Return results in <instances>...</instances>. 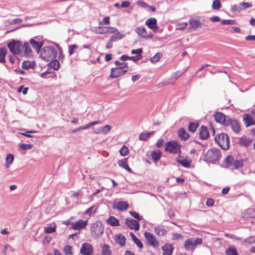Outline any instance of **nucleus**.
Segmentation results:
<instances>
[{
	"label": "nucleus",
	"instance_id": "nucleus-1",
	"mask_svg": "<svg viewBox=\"0 0 255 255\" xmlns=\"http://www.w3.org/2000/svg\"><path fill=\"white\" fill-rule=\"evenodd\" d=\"M57 52L52 46H45L41 51L40 56L45 61H49L53 60L56 57Z\"/></svg>",
	"mask_w": 255,
	"mask_h": 255
},
{
	"label": "nucleus",
	"instance_id": "nucleus-2",
	"mask_svg": "<svg viewBox=\"0 0 255 255\" xmlns=\"http://www.w3.org/2000/svg\"><path fill=\"white\" fill-rule=\"evenodd\" d=\"M10 51L14 55L22 56V45L19 40H12L7 44Z\"/></svg>",
	"mask_w": 255,
	"mask_h": 255
},
{
	"label": "nucleus",
	"instance_id": "nucleus-3",
	"mask_svg": "<svg viewBox=\"0 0 255 255\" xmlns=\"http://www.w3.org/2000/svg\"><path fill=\"white\" fill-rule=\"evenodd\" d=\"M221 156L220 150L216 148H212L206 152L204 160L208 162H214L219 160Z\"/></svg>",
	"mask_w": 255,
	"mask_h": 255
},
{
	"label": "nucleus",
	"instance_id": "nucleus-4",
	"mask_svg": "<svg viewBox=\"0 0 255 255\" xmlns=\"http://www.w3.org/2000/svg\"><path fill=\"white\" fill-rule=\"evenodd\" d=\"M215 140L223 150H226L229 148L230 141L227 134L224 133L219 134L215 137Z\"/></svg>",
	"mask_w": 255,
	"mask_h": 255
},
{
	"label": "nucleus",
	"instance_id": "nucleus-5",
	"mask_svg": "<svg viewBox=\"0 0 255 255\" xmlns=\"http://www.w3.org/2000/svg\"><path fill=\"white\" fill-rule=\"evenodd\" d=\"M91 233L95 239L99 238L103 234L104 228L102 224L100 222H96L93 223L90 229Z\"/></svg>",
	"mask_w": 255,
	"mask_h": 255
},
{
	"label": "nucleus",
	"instance_id": "nucleus-6",
	"mask_svg": "<svg viewBox=\"0 0 255 255\" xmlns=\"http://www.w3.org/2000/svg\"><path fill=\"white\" fill-rule=\"evenodd\" d=\"M202 239L201 238H190L186 240L184 243V248L188 251H193L196 246L201 244Z\"/></svg>",
	"mask_w": 255,
	"mask_h": 255
},
{
	"label": "nucleus",
	"instance_id": "nucleus-7",
	"mask_svg": "<svg viewBox=\"0 0 255 255\" xmlns=\"http://www.w3.org/2000/svg\"><path fill=\"white\" fill-rule=\"evenodd\" d=\"M165 150L172 153H178L180 150V145L174 140L169 141L166 143Z\"/></svg>",
	"mask_w": 255,
	"mask_h": 255
},
{
	"label": "nucleus",
	"instance_id": "nucleus-8",
	"mask_svg": "<svg viewBox=\"0 0 255 255\" xmlns=\"http://www.w3.org/2000/svg\"><path fill=\"white\" fill-rule=\"evenodd\" d=\"M215 121L220 124H221L224 126H229L230 122V118L224 115L223 113L219 112L217 113L214 115Z\"/></svg>",
	"mask_w": 255,
	"mask_h": 255
},
{
	"label": "nucleus",
	"instance_id": "nucleus-9",
	"mask_svg": "<svg viewBox=\"0 0 255 255\" xmlns=\"http://www.w3.org/2000/svg\"><path fill=\"white\" fill-rule=\"evenodd\" d=\"M144 235L149 245L154 248H157L159 246V242L153 234L145 232Z\"/></svg>",
	"mask_w": 255,
	"mask_h": 255
},
{
	"label": "nucleus",
	"instance_id": "nucleus-10",
	"mask_svg": "<svg viewBox=\"0 0 255 255\" xmlns=\"http://www.w3.org/2000/svg\"><path fill=\"white\" fill-rule=\"evenodd\" d=\"M134 31L139 36L143 38L149 39L153 37V35L151 33H149V34L147 33L146 29L143 26L137 27L135 28Z\"/></svg>",
	"mask_w": 255,
	"mask_h": 255
},
{
	"label": "nucleus",
	"instance_id": "nucleus-11",
	"mask_svg": "<svg viewBox=\"0 0 255 255\" xmlns=\"http://www.w3.org/2000/svg\"><path fill=\"white\" fill-rule=\"evenodd\" d=\"M128 71V69H124L121 67H116L111 69V72L110 74V77L112 78H117L124 74H125Z\"/></svg>",
	"mask_w": 255,
	"mask_h": 255
},
{
	"label": "nucleus",
	"instance_id": "nucleus-12",
	"mask_svg": "<svg viewBox=\"0 0 255 255\" xmlns=\"http://www.w3.org/2000/svg\"><path fill=\"white\" fill-rule=\"evenodd\" d=\"M93 253V248L91 244L87 243L82 244L80 250L82 255H92Z\"/></svg>",
	"mask_w": 255,
	"mask_h": 255
},
{
	"label": "nucleus",
	"instance_id": "nucleus-13",
	"mask_svg": "<svg viewBox=\"0 0 255 255\" xmlns=\"http://www.w3.org/2000/svg\"><path fill=\"white\" fill-rule=\"evenodd\" d=\"M145 24L153 30L154 32H157L158 30V27L157 25V20L156 18L151 17L147 19L145 21Z\"/></svg>",
	"mask_w": 255,
	"mask_h": 255
},
{
	"label": "nucleus",
	"instance_id": "nucleus-14",
	"mask_svg": "<svg viewBox=\"0 0 255 255\" xmlns=\"http://www.w3.org/2000/svg\"><path fill=\"white\" fill-rule=\"evenodd\" d=\"M125 224L131 230L138 231L139 228V224L137 221L133 219H126Z\"/></svg>",
	"mask_w": 255,
	"mask_h": 255
},
{
	"label": "nucleus",
	"instance_id": "nucleus-15",
	"mask_svg": "<svg viewBox=\"0 0 255 255\" xmlns=\"http://www.w3.org/2000/svg\"><path fill=\"white\" fill-rule=\"evenodd\" d=\"M88 224V221L79 220L78 221L71 224L72 229L74 230H80L84 228Z\"/></svg>",
	"mask_w": 255,
	"mask_h": 255
},
{
	"label": "nucleus",
	"instance_id": "nucleus-16",
	"mask_svg": "<svg viewBox=\"0 0 255 255\" xmlns=\"http://www.w3.org/2000/svg\"><path fill=\"white\" fill-rule=\"evenodd\" d=\"M128 207V204L126 201H119L113 204V208L119 211L126 210Z\"/></svg>",
	"mask_w": 255,
	"mask_h": 255
},
{
	"label": "nucleus",
	"instance_id": "nucleus-17",
	"mask_svg": "<svg viewBox=\"0 0 255 255\" xmlns=\"http://www.w3.org/2000/svg\"><path fill=\"white\" fill-rule=\"evenodd\" d=\"M174 248L170 244H166L162 247V250L163 251V255H171Z\"/></svg>",
	"mask_w": 255,
	"mask_h": 255
},
{
	"label": "nucleus",
	"instance_id": "nucleus-18",
	"mask_svg": "<svg viewBox=\"0 0 255 255\" xmlns=\"http://www.w3.org/2000/svg\"><path fill=\"white\" fill-rule=\"evenodd\" d=\"M230 125L233 130L238 133L240 131V127L239 123L237 120H232L230 119V122L229 123V126Z\"/></svg>",
	"mask_w": 255,
	"mask_h": 255
},
{
	"label": "nucleus",
	"instance_id": "nucleus-19",
	"mask_svg": "<svg viewBox=\"0 0 255 255\" xmlns=\"http://www.w3.org/2000/svg\"><path fill=\"white\" fill-rule=\"evenodd\" d=\"M209 134L206 127L202 126L199 132L200 137L202 139H206L209 137Z\"/></svg>",
	"mask_w": 255,
	"mask_h": 255
},
{
	"label": "nucleus",
	"instance_id": "nucleus-20",
	"mask_svg": "<svg viewBox=\"0 0 255 255\" xmlns=\"http://www.w3.org/2000/svg\"><path fill=\"white\" fill-rule=\"evenodd\" d=\"M176 161L183 167L185 168H189L191 166V160H188L186 158H177Z\"/></svg>",
	"mask_w": 255,
	"mask_h": 255
},
{
	"label": "nucleus",
	"instance_id": "nucleus-21",
	"mask_svg": "<svg viewBox=\"0 0 255 255\" xmlns=\"http://www.w3.org/2000/svg\"><path fill=\"white\" fill-rule=\"evenodd\" d=\"M118 163L120 166L125 169L128 172H132L131 169L127 164V158H124L123 159L119 160Z\"/></svg>",
	"mask_w": 255,
	"mask_h": 255
},
{
	"label": "nucleus",
	"instance_id": "nucleus-22",
	"mask_svg": "<svg viewBox=\"0 0 255 255\" xmlns=\"http://www.w3.org/2000/svg\"><path fill=\"white\" fill-rule=\"evenodd\" d=\"M244 121L247 127L255 124V121L253 119L251 116L248 114H246L244 116Z\"/></svg>",
	"mask_w": 255,
	"mask_h": 255
},
{
	"label": "nucleus",
	"instance_id": "nucleus-23",
	"mask_svg": "<svg viewBox=\"0 0 255 255\" xmlns=\"http://www.w3.org/2000/svg\"><path fill=\"white\" fill-rule=\"evenodd\" d=\"M29 42L32 47L37 52L40 51L43 45L42 42H38L33 39H30Z\"/></svg>",
	"mask_w": 255,
	"mask_h": 255
},
{
	"label": "nucleus",
	"instance_id": "nucleus-24",
	"mask_svg": "<svg viewBox=\"0 0 255 255\" xmlns=\"http://www.w3.org/2000/svg\"><path fill=\"white\" fill-rule=\"evenodd\" d=\"M154 231L156 235L158 236H164L167 234V231L159 226H156L154 228Z\"/></svg>",
	"mask_w": 255,
	"mask_h": 255
},
{
	"label": "nucleus",
	"instance_id": "nucleus-25",
	"mask_svg": "<svg viewBox=\"0 0 255 255\" xmlns=\"http://www.w3.org/2000/svg\"><path fill=\"white\" fill-rule=\"evenodd\" d=\"M178 135L181 139L184 140H187L189 137V134L183 128H181L179 129L178 131Z\"/></svg>",
	"mask_w": 255,
	"mask_h": 255
},
{
	"label": "nucleus",
	"instance_id": "nucleus-26",
	"mask_svg": "<svg viewBox=\"0 0 255 255\" xmlns=\"http://www.w3.org/2000/svg\"><path fill=\"white\" fill-rule=\"evenodd\" d=\"M22 50L24 51V55L27 56H30L32 55V51L30 47L29 44L25 42L22 45Z\"/></svg>",
	"mask_w": 255,
	"mask_h": 255
},
{
	"label": "nucleus",
	"instance_id": "nucleus-27",
	"mask_svg": "<svg viewBox=\"0 0 255 255\" xmlns=\"http://www.w3.org/2000/svg\"><path fill=\"white\" fill-rule=\"evenodd\" d=\"M107 223L113 227H116L120 225L119 221L114 216H110L107 220Z\"/></svg>",
	"mask_w": 255,
	"mask_h": 255
},
{
	"label": "nucleus",
	"instance_id": "nucleus-28",
	"mask_svg": "<svg viewBox=\"0 0 255 255\" xmlns=\"http://www.w3.org/2000/svg\"><path fill=\"white\" fill-rule=\"evenodd\" d=\"M35 66V63L34 61H25L22 64V68L27 70L30 68H34Z\"/></svg>",
	"mask_w": 255,
	"mask_h": 255
},
{
	"label": "nucleus",
	"instance_id": "nucleus-29",
	"mask_svg": "<svg viewBox=\"0 0 255 255\" xmlns=\"http://www.w3.org/2000/svg\"><path fill=\"white\" fill-rule=\"evenodd\" d=\"M7 53V50L5 47L0 48V63H5V56Z\"/></svg>",
	"mask_w": 255,
	"mask_h": 255
},
{
	"label": "nucleus",
	"instance_id": "nucleus-30",
	"mask_svg": "<svg viewBox=\"0 0 255 255\" xmlns=\"http://www.w3.org/2000/svg\"><path fill=\"white\" fill-rule=\"evenodd\" d=\"M116 242L121 246H124L126 244V238L122 235H117L115 236Z\"/></svg>",
	"mask_w": 255,
	"mask_h": 255
},
{
	"label": "nucleus",
	"instance_id": "nucleus-31",
	"mask_svg": "<svg viewBox=\"0 0 255 255\" xmlns=\"http://www.w3.org/2000/svg\"><path fill=\"white\" fill-rule=\"evenodd\" d=\"M189 22L190 25V28L193 29H196L202 24V23L200 22L199 20L196 19L190 20Z\"/></svg>",
	"mask_w": 255,
	"mask_h": 255
},
{
	"label": "nucleus",
	"instance_id": "nucleus-32",
	"mask_svg": "<svg viewBox=\"0 0 255 255\" xmlns=\"http://www.w3.org/2000/svg\"><path fill=\"white\" fill-rule=\"evenodd\" d=\"M151 156L154 161H157L161 157V152L160 151L156 150L151 152Z\"/></svg>",
	"mask_w": 255,
	"mask_h": 255
},
{
	"label": "nucleus",
	"instance_id": "nucleus-33",
	"mask_svg": "<svg viewBox=\"0 0 255 255\" xmlns=\"http://www.w3.org/2000/svg\"><path fill=\"white\" fill-rule=\"evenodd\" d=\"M226 255H239L236 248L234 246H230L226 250Z\"/></svg>",
	"mask_w": 255,
	"mask_h": 255
},
{
	"label": "nucleus",
	"instance_id": "nucleus-34",
	"mask_svg": "<svg viewBox=\"0 0 255 255\" xmlns=\"http://www.w3.org/2000/svg\"><path fill=\"white\" fill-rule=\"evenodd\" d=\"M115 34L112 35L111 37L112 41H116L123 38L125 36V34L123 33L119 32L118 31L115 33Z\"/></svg>",
	"mask_w": 255,
	"mask_h": 255
},
{
	"label": "nucleus",
	"instance_id": "nucleus-35",
	"mask_svg": "<svg viewBox=\"0 0 255 255\" xmlns=\"http://www.w3.org/2000/svg\"><path fill=\"white\" fill-rule=\"evenodd\" d=\"M14 159V156L12 154H8L7 155L6 157V162L5 166L6 168H8L11 165V164L12 163Z\"/></svg>",
	"mask_w": 255,
	"mask_h": 255
},
{
	"label": "nucleus",
	"instance_id": "nucleus-36",
	"mask_svg": "<svg viewBox=\"0 0 255 255\" xmlns=\"http://www.w3.org/2000/svg\"><path fill=\"white\" fill-rule=\"evenodd\" d=\"M154 131H150L147 133H141L139 135V139L140 140H146L154 133Z\"/></svg>",
	"mask_w": 255,
	"mask_h": 255
},
{
	"label": "nucleus",
	"instance_id": "nucleus-37",
	"mask_svg": "<svg viewBox=\"0 0 255 255\" xmlns=\"http://www.w3.org/2000/svg\"><path fill=\"white\" fill-rule=\"evenodd\" d=\"M107 26H99L95 28V32L100 34H106L108 33V31L107 30Z\"/></svg>",
	"mask_w": 255,
	"mask_h": 255
},
{
	"label": "nucleus",
	"instance_id": "nucleus-38",
	"mask_svg": "<svg viewBox=\"0 0 255 255\" xmlns=\"http://www.w3.org/2000/svg\"><path fill=\"white\" fill-rule=\"evenodd\" d=\"M252 142V141L248 139L246 137H242L239 140V143L240 144L244 146H248L249 145L251 144Z\"/></svg>",
	"mask_w": 255,
	"mask_h": 255
},
{
	"label": "nucleus",
	"instance_id": "nucleus-39",
	"mask_svg": "<svg viewBox=\"0 0 255 255\" xmlns=\"http://www.w3.org/2000/svg\"><path fill=\"white\" fill-rule=\"evenodd\" d=\"M49 63V66L54 70H58L60 66L59 62L57 60H52Z\"/></svg>",
	"mask_w": 255,
	"mask_h": 255
},
{
	"label": "nucleus",
	"instance_id": "nucleus-40",
	"mask_svg": "<svg viewBox=\"0 0 255 255\" xmlns=\"http://www.w3.org/2000/svg\"><path fill=\"white\" fill-rule=\"evenodd\" d=\"M102 255H111V251L110 250L109 246L107 245H104L102 248Z\"/></svg>",
	"mask_w": 255,
	"mask_h": 255
},
{
	"label": "nucleus",
	"instance_id": "nucleus-41",
	"mask_svg": "<svg viewBox=\"0 0 255 255\" xmlns=\"http://www.w3.org/2000/svg\"><path fill=\"white\" fill-rule=\"evenodd\" d=\"M97 210V208L93 206L88 208L85 212V214L89 216H91L92 214H95Z\"/></svg>",
	"mask_w": 255,
	"mask_h": 255
},
{
	"label": "nucleus",
	"instance_id": "nucleus-42",
	"mask_svg": "<svg viewBox=\"0 0 255 255\" xmlns=\"http://www.w3.org/2000/svg\"><path fill=\"white\" fill-rule=\"evenodd\" d=\"M72 247L71 246L67 245L63 248V252L65 255H72L73 253L72 252Z\"/></svg>",
	"mask_w": 255,
	"mask_h": 255
},
{
	"label": "nucleus",
	"instance_id": "nucleus-43",
	"mask_svg": "<svg viewBox=\"0 0 255 255\" xmlns=\"http://www.w3.org/2000/svg\"><path fill=\"white\" fill-rule=\"evenodd\" d=\"M56 231V225L54 224V226L46 227L44 228V232L47 234H52Z\"/></svg>",
	"mask_w": 255,
	"mask_h": 255
},
{
	"label": "nucleus",
	"instance_id": "nucleus-44",
	"mask_svg": "<svg viewBox=\"0 0 255 255\" xmlns=\"http://www.w3.org/2000/svg\"><path fill=\"white\" fill-rule=\"evenodd\" d=\"M120 152L122 156H125L128 154V149L126 145H123L120 149Z\"/></svg>",
	"mask_w": 255,
	"mask_h": 255
},
{
	"label": "nucleus",
	"instance_id": "nucleus-45",
	"mask_svg": "<svg viewBox=\"0 0 255 255\" xmlns=\"http://www.w3.org/2000/svg\"><path fill=\"white\" fill-rule=\"evenodd\" d=\"M221 7V4L220 0H215L213 1L212 5V8L213 9L217 10V9H219V8H220Z\"/></svg>",
	"mask_w": 255,
	"mask_h": 255
},
{
	"label": "nucleus",
	"instance_id": "nucleus-46",
	"mask_svg": "<svg viewBox=\"0 0 255 255\" xmlns=\"http://www.w3.org/2000/svg\"><path fill=\"white\" fill-rule=\"evenodd\" d=\"M233 165L235 167V168L238 169L240 168L243 166V161L241 160H234L233 162Z\"/></svg>",
	"mask_w": 255,
	"mask_h": 255
},
{
	"label": "nucleus",
	"instance_id": "nucleus-47",
	"mask_svg": "<svg viewBox=\"0 0 255 255\" xmlns=\"http://www.w3.org/2000/svg\"><path fill=\"white\" fill-rule=\"evenodd\" d=\"M198 127V125L194 123H190L189 124L188 129L190 131L194 132L196 131Z\"/></svg>",
	"mask_w": 255,
	"mask_h": 255
},
{
	"label": "nucleus",
	"instance_id": "nucleus-48",
	"mask_svg": "<svg viewBox=\"0 0 255 255\" xmlns=\"http://www.w3.org/2000/svg\"><path fill=\"white\" fill-rule=\"evenodd\" d=\"M101 131L102 133L104 134L108 133L111 129V126L110 125H106L104 127H100Z\"/></svg>",
	"mask_w": 255,
	"mask_h": 255
},
{
	"label": "nucleus",
	"instance_id": "nucleus-49",
	"mask_svg": "<svg viewBox=\"0 0 255 255\" xmlns=\"http://www.w3.org/2000/svg\"><path fill=\"white\" fill-rule=\"evenodd\" d=\"M78 46L75 44L70 45L68 46V53L70 55H72L76 49H77Z\"/></svg>",
	"mask_w": 255,
	"mask_h": 255
},
{
	"label": "nucleus",
	"instance_id": "nucleus-50",
	"mask_svg": "<svg viewBox=\"0 0 255 255\" xmlns=\"http://www.w3.org/2000/svg\"><path fill=\"white\" fill-rule=\"evenodd\" d=\"M115 64L117 65V67H121V68L124 69H127L128 68V64L124 62H120L118 61H116Z\"/></svg>",
	"mask_w": 255,
	"mask_h": 255
},
{
	"label": "nucleus",
	"instance_id": "nucleus-51",
	"mask_svg": "<svg viewBox=\"0 0 255 255\" xmlns=\"http://www.w3.org/2000/svg\"><path fill=\"white\" fill-rule=\"evenodd\" d=\"M33 145L31 144L22 143L19 144V147L22 150H27L32 148Z\"/></svg>",
	"mask_w": 255,
	"mask_h": 255
},
{
	"label": "nucleus",
	"instance_id": "nucleus-52",
	"mask_svg": "<svg viewBox=\"0 0 255 255\" xmlns=\"http://www.w3.org/2000/svg\"><path fill=\"white\" fill-rule=\"evenodd\" d=\"M244 243L248 244H253L255 243V237H250L246 239L244 241Z\"/></svg>",
	"mask_w": 255,
	"mask_h": 255
},
{
	"label": "nucleus",
	"instance_id": "nucleus-53",
	"mask_svg": "<svg viewBox=\"0 0 255 255\" xmlns=\"http://www.w3.org/2000/svg\"><path fill=\"white\" fill-rule=\"evenodd\" d=\"M234 158L232 155L228 156L225 159V162L229 165L233 164Z\"/></svg>",
	"mask_w": 255,
	"mask_h": 255
},
{
	"label": "nucleus",
	"instance_id": "nucleus-54",
	"mask_svg": "<svg viewBox=\"0 0 255 255\" xmlns=\"http://www.w3.org/2000/svg\"><path fill=\"white\" fill-rule=\"evenodd\" d=\"M160 57V54L159 53H157L155 54L154 56L151 58L150 61L152 63H156L159 61Z\"/></svg>",
	"mask_w": 255,
	"mask_h": 255
},
{
	"label": "nucleus",
	"instance_id": "nucleus-55",
	"mask_svg": "<svg viewBox=\"0 0 255 255\" xmlns=\"http://www.w3.org/2000/svg\"><path fill=\"white\" fill-rule=\"evenodd\" d=\"M188 23L187 22L179 23L176 25V29L183 30L185 29L187 26Z\"/></svg>",
	"mask_w": 255,
	"mask_h": 255
},
{
	"label": "nucleus",
	"instance_id": "nucleus-56",
	"mask_svg": "<svg viewBox=\"0 0 255 255\" xmlns=\"http://www.w3.org/2000/svg\"><path fill=\"white\" fill-rule=\"evenodd\" d=\"M22 21L23 20L22 19L17 18H15V19L11 20L10 21H9L8 23L10 25H14V24L20 23L22 22Z\"/></svg>",
	"mask_w": 255,
	"mask_h": 255
},
{
	"label": "nucleus",
	"instance_id": "nucleus-57",
	"mask_svg": "<svg viewBox=\"0 0 255 255\" xmlns=\"http://www.w3.org/2000/svg\"><path fill=\"white\" fill-rule=\"evenodd\" d=\"M129 214L132 217H133L137 220L140 221L141 220V217L139 216V215L137 213L131 211L129 212Z\"/></svg>",
	"mask_w": 255,
	"mask_h": 255
},
{
	"label": "nucleus",
	"instance_id": "nucleus-58",
	"mask_svg": "<svg viewBox=\"0 0 255 255\" xmlns=\"http://www.w3.org/2000/svg\"><path fill=\"white\" fill-rule=\"evenodd\" d=\"M236 23V21L235 20H231V19H224L221 21V24L223 25L225 24H234Z\"/></svg>",
	"mask_w": 255,
	"mask_h": 255
},
{
	"label": "nucleus",
	"instance_id": "nucleus-59",
	"mask_svg": "<svg viewBox=\"0 0 255 255\" xmlns=\"http://www.w3.org/2000/svg\"><path fill=\"white\" fill-rule=\"evenodd\" d=\"M133 242L137 245V246L140 248V249H142L143 248V244L142 243H141V242L138 239H137L136 237V238H134V239H133Z\"/></svg>",
	"mask_w": 255,
	"mask_h": 255
},
{
	"label": "nucleus",
	"instance_id": "nucleus-60",
	"mask_svg": "<svg viewBox=\"0 0 255 255\" xmlns=\"http://www.w3.org/2000/svg\"><path fill=\"white\" fill-rule=\"evenodd\" d=\"M28 90V88L27 87L23 88V86H20L17 90L18 92H22L23 95H26Z\"/></svg>",
	"mask_w": 255,
	"mask_h": 255
},
{
	"label": "nucleus",
	"instance_id": "nucleus-61",
	"mask_svg": "<svg viewBox=\"0 0 255 255\" xmlns=\"http://www.w3.org/2000/svg\"><path fill=\"white\" fill-rule=\"evenodd\" d=\"M183 238L182 235L177 233H174L172 235V240H180Z\"/></svg>",
	"mask_w": 255,
	"mask_h": 255
},
{
	"label": "nucleus",
	"instance_id": "nucleus-62",
	"mask_svg": "<svg viewBox=\"0 0 255 255\" xmlns=\"http://www.w3.org/2000/svg\"><path fill=\"white\" fill-rule=\"evenodd\" d=\"M142 52V48H138L136 49L132 50L131 51V54H137L138 55H140Z\"/></svg>",
	"mask_w": 255,
	"mask_h": 255
},
{
	"label": "nucleus",
	"instance_id": "nucleus-63",
	"mask_svg": "<svg viewBox=\"0 0 255 255\" xmlns=\"http://www.w3.org/2000/svg\"><path fill=\"white\" fill-rule=\"evenodd\" d=\"M108 33H114L118 31V29L113 27L107 26Z\"/></svg>",
	"mask_w": 255,
	"mask_h": 255
},
{
	"label": "nucleus",
	"instance_id": "nucleus-64",
	"mask_svg": "<svg viewBox=\"0 0 255 255\" xmlns=\"http://www.w3.org/2000/svg\"><path fill=\"white\" fill-rule=\"evenodd\" d=\"M110 23V17L109 16L105 17L103 21L100 23V24H108Z\"/></svg>",
	"mask_w": 255,
	"mask_h": 255
}]
</instances>
